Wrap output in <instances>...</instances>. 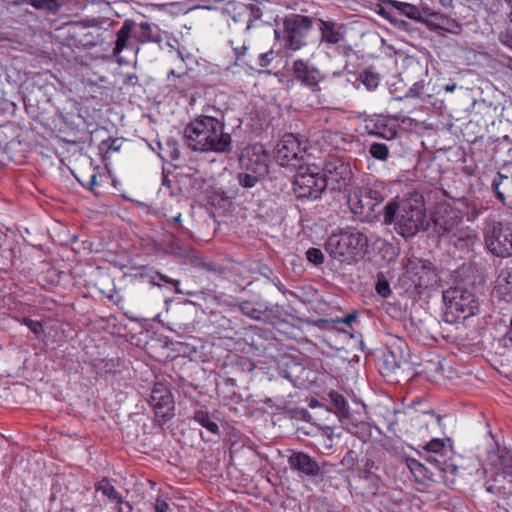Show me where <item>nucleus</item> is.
<instances>
[{"instance_id": "nucleus-53", "label": "nucleus", "mask_w": 512, "mask_h": 512, "mask_svg": "<svg viewBox=\"0 0 512 512\" xmlns=\"http://www.w3.org/2000/svg\"><path fill=\"white\" fill-rule=\"evenodd\" d=\"M506 1L512 4V0H506Z\"/></svg>"}, {"instance_id": "nucleus-1", "label": "nucleus", "mask_w": 512, "mask_h": 512, "mask_svg": "<svg viewBox=\"0 0 512 512\" xmlns=\"http://www.w3.org/2000/svg\"><path fill=\"white\" fill-rule=\"evenodd\" d=\"M383 216L384 222L394 224L396 232L404 238H412L430 226L424 199L418 194L410 195L401 202L390 201L384 207Z\"/></svg>"}, {"instance_id": "nucleus-38", "label": "nucleus", "mask_w": 512, "mask_h": 512, "mask_svg": "<svg viewBox=\"0 0 512 512\" xmlns=\"http://www.w3.org/2000/svg\"><path fill=\"white\" fill-rule=\"evenodd\" d=\"M424 92V83L422 81L414 83L406 92V98H419Z\"/></svg>"}, {"instance_id": "nucleus-49", "label": "nucleus", "mask_w": 512, "mask_h": 512, "mask_svg": "<svg viewBox=\"0 0 512 512\" xmlns=\"http://www.w3.org/2000/svg\"><path fill=\"white\" fill-rule=\"evenodd\" d=\"M160 278H161V280H162V281H164V282H166V283H170V282H171L170 278H169V277H167V276H163V275H161V276H160Z\"/></svg>"}, {"instance_id": "nucleus-22", "label": "nucleus", "mask_w": 512, "mask_h": 512, "mask_svg": "<svg viewBox=\"0 0 512 512\" xmlns=\"http://www.w3.org/2000/svg\"><path fill=\"white\" fill-rule=\"evenodd\" d=\"M451 241L458 249L465 250L474 246L477 241V233L475 230L466 227L455 231L452 235Z\"/></svg>"}, {"instance_id": "nucleus-14", "label": "nucleus", "mask_w": 512, "mask_h": 512, "mask_svg": "<svg viewBox=\"0 0 512 512\" xmlns=\"http://www.w3.org/2000/svg\"><path fill=\"white\" fill-rule=\"evenodd\" d=\"M227 12L235 24L244 25L247 31L250 30L253 23L262 16V11L257 5L243 2L231 3L227 8Z\"/></svg>"}, {"instance_id": "nucleus-46", "label": "nucleus", "mask_w": 512, "mask_h": 512, "mask_svg": "<svg viewBox=\"0 0 512 512\" xmlns=\"http://www.w3.org/2000/svg\"><path fill=\"white\" fill-rule=\"evenodd\" d=\"M354 318H355V317H354L353 315H348V316L345 318L344 322H345L346 324H350V323H351V321H353V320H354Z\"/></svg>"}, {"instance_id": "nucleus-15", "label": "nucleus", "mask_w": 512, "mask_h": 512, "mask_svg": "<svg viewBox=\"0 0 512 512\" xmlns=\"http://www.w3.org/2000/svg\"><path fill=\"white\" fill-rule=\"evenodd\" d=\"M292 69L296 80L305 86L315 87L324 80V74L308 61L295 60Z\"/></svg>"}, {"instance_id": "nucleus-16", "label": "nucleus", "mask_w": 512, "mask_h": 512, "mask_svg": "<svg viewBox=\"0 0 512 512\" xmlns=\"http://www.w3.org/2000/svg\"><path fill=\"white\" fill-rule=\"evenodd\" d=\"M134 21L125 20L121 28L117 32V39L113 52L115 55H119L125 50L133 52L135 55L138 53L139 48L137 42L133 38Z\"/></svg>"}, {"instance_id": "nucleus-51", "label": "nucleus", "mask_w": 512, "mask_h": 512, "mask_svg": "<svg viewBox=\"0 0 512 512\" xmlns=\"http://www.w3.org/2000/svg\"><path fill=\"white\" fill-rule=\"evenodd\" d=\"M174 222L180 223L181 222V214H178L177 216L173 217Z\"/></svg>"}, {"instance_id": "nucleus-18", "label": "nucleus", "mask_w": 512, "mask_h": 512, "mask_svg": "<svg viewBox=\"0 0 512 512\" xmlns=\"http://www.w3.org/2000/svg\"><path fill=\"white\" fill-rule=\"evenodd\" d=\"M493 295L504 302H512V267L500 270L493 289Z\"/></svg>"}, {"instance_id": "nucleus-42", "label": "nucleus", "mask_w": 512, "mask_h": 512, "mask_svg": "<svg viewBox=\"0 0 512 512\" xmlns=\"http://www.w3.org/2000/svg\"><path fill=\"white\" fill-rule=\"evenodd\" d=\"M169 505L163 500H156L155 511L156 512H168Z\"/></svg>"}, {"instance_id": "nucleus-39", "label": "nucleus", "mask_w": 512, "mask_h": 512, "mask_svg": "<svg viewBox=\"0 0 512 512\" xmlns=\"http://www.w3.org/2000/svg\"><path fill=\"white\" fill-rule=\"evenodd\" d=\"M103 178H107V175L93 173L90 176L89 190L93 192L95 195H98L97 187L101 185V181Z\"/></svg>"}, {"instance_id": "nucleus-44", "label": "nucleus", "mask_w": 512, "mask_h": 512, "mask_svg": "<svg viewBox=\"0 0 512 512\" xmlns=\"http://www.w3.org/2000/svg\"><path fill=\"white\" fill-rule=\"evenodd\" d=\"M507 340L512 344V319L510 321V327L509 330L506 333Z\"/></svg>"}, {"instance_id": "nucleus-19", "label": "nucleus", "mask_w": 512, "mask_h": 512, "mask_svg": "<svg viewBox=\"0 0 512 512\" xmlns=\"http://www.w3.org/2000/svg\"><path fill=\"white\" fill-rule=\"evenodd\" d=\"M292 469L306 476H316L319 473V465L308 454L295 452L289 458Z\"/></svg>"}, {"instance_id": "nucleus-31", "label": "nucleus", "mask_w": 512, "mask_h": 512, "mask_svg": "<svg viewBox=\"0 0 512 512\" xmlns=\"http://www.w3.org/2000/svg\"><path fill=\"white\" fill-rule=\"evenodd\" d=\"M424 450L435 455L442 454L445 450V442L440 438L430 440L424 447Z\"/></svg>"}, {"instance_id": "nucleus-41", "label": "nucleus", "mask_w": 512, "mask_h": 512, "mask_svg": "<svg viewBox=\"0 0 512 512\" xmlns=\"http://www.w3.org/2000/svg\"><path fill=\"white\" fill-rule=\"evenodd\" d=\"M241 309L244 314H246L247 316H249L252 319H260V317H261V311L251 309L249 303H244L242 305Z\"/></svg>"}, {"instance_id": "nucleus-11", "label": "nucleus", "mask_w": 512, "mask_h": 512, "mask_svg": "<svg viewBox=\"0 0 512 512\" xmlns=\"http://www.w3.org/2000/svg\"><path fill=\"white\" fill-rule=\"evenodd\" d=\"M150 406L156 418L161 422L168 421L174 412V398L170 389L163 383H156L152 389Z\"/></svg>"}, {"instance_id": "nucleus-36", "label": "nucleus", "mask_w": 512, "mask_h": 512, "mask_svg": "<svg viewBox=\"0 0 512 512\" xmlns=\"http://www.w3.org/2000/svg\"><path fill=\"white\" fill-rule=\"evenodd\" d=\"M501 42L512 49V12L509 14V24L500 35Z\"/></svg>"}, {"instance_id": "nucleus-45", "label": "nucleus", "mask_w": 512, "mask_h": 512, "mask_svg": "<svg viewBox=\"0 0 512 512\" xmlns=\"http://www.w3.org/2000/svg\"><path fill=\"white\" fill-rule=\"evenodd\" d=\"M455 89H456V84H455V83H453V84H448V85H446V86L444 87V90H445L446 92H450V93H451V92H454V91H455Z\"/></svg>"}, {"instance_id": "nucleus-54", "label": "nucleus", "mask_w": 512, "mask_h": 512, "mask_svg": "<svg viewBox=\"0 0 512 512\" xmlns=\"http://www.w3.org/2000/svg\"><path fill=\"white\" fill-rule=\"evenodd\" d=\"M510 63H511V66H512V59H511Z\"/></svg>"}, {"instance_id": "nucleus-48", "label": "nucleus", "mask_w": 512, "mask_h": 512, "mask_svg": "<svg viewBox=\"0 0 512 512\" xmlns=\"http://www.w3.org/2000/svg\"><path fill=\"white\" fill-rule=\"evenodd\" d=\"M171 76H177V77H179L180 75H179V74H176L175 70H173V69H172V70H170V71L168 72V78H170Z\"/></svg>"}, {"instance_id": "nucleus-20", "label": "nucleus", "mask_w": 512, "mask_h": 512, "mask_svg": "<svg viewBox=\"0 0 512 512\" xmlns=\"http://www.w3.org/2000/svg\"><path fill=\"white\" fill-rule=\"evenodd\" d=\"M321 40L329 45L340 46L345 41V31L342 26L330 21H322L320 26Z\"/></svg>"}, {"instance_id": "nucleus-7", "label": "nucleus", "mask_w": 512, "mask_h": 512, "mask_svg": "<svg viewBox=\"0 0 512 512\" xmlns=\"http://www.w3.org/2000/svg\"><path fill=\"white\" fill-rule=\"evenodd\" d=\"M488 251L497 257L512 256V220L493 221L484 230Z\"/></svg>"}, {"instance_id": "nucleus-10", "label": "nucleus", "mask_w": 512, "mask_h": 512, "mask_svg": "<svg viewBox=\"0 0 512 512\" xmlns=\"http://www.w3.org/2000/svg\"><path fill=\"white\" fill-rule=\"evenodd\" d=\"M305 153V143L292 133L285 134L274 149V157L283 167L296 166Z\"/></svg>"}, {"instance_id": "nucleus-12", "label": "nucleus", "mask_w": 512, "mask_h": 512, "mask_svg": "<svg viewBox=\"0 0 512 512\" xmlns=\"http://www.w3.org/2000/svg\"><path fill=\"white\" fill-rule=\"evenodd\" d=\"M322 177L327 179V186H330L332 190L341 191L349 185L352 170L348 163L333 159L326 163Z\"/></svg>"}, {"instance_id": "nucleus-33", "label": "nucleus", "mask_w": 512, "mask_h": 512, "mask_svg": "<svg viewBox=\"0 0 512 512\" xmlns=\"http://www.w3.org/2000/svg\"><path fill=\"white\" fill-rule=\"evenodd\" d=\"M307 260L314 265H321L324 262V254L319 248H309L306 251Z\"/></svg>"}, {"instance_id": "nucleus-23", "label": "nucleus", "mask_w": 512, "mask_h": 512, "mask_svg": "<svg viewBox=\"0 0 512 512\" xmlns=\"http://www.w3.org/2000/svg\"><path fill=\"white\" fill-rule=\"evenodd\" d=\"M95 489L97 492H101L111 503L123 504L122 495L112 485L110 480H108L106 478L100 480L96 484Z\"/></svg>"}, {"instance_id": "nucleus-4", "label": "nucleus", "mask_w": 512, "mask_h": 512, "mask_svg": "<svg viewBox=\"0 0 512 512\" xmlns=\"http://www.w3.org/2000/svg\"><path fill=\"white\" fill-rule=\"evenodd\" d=\"M386 184L376 182L371 187H356L348 196L351 212L362 220L370 221L376 216L375 208L386 198Z\"/></svg>"}, {"instance_id": "nucleus-32", "label": "nucleus", "mask_w": 512, "mask_h": 512, "mask_svg": "<svg viewBox=\"0 0 512 512\" xmlns=\"http://www.w3.org/2000/svg\"><path fill=\"white\" fill-rule=\"evenodd\" d=\"M504 179H507V176L498 172L497 176L492 181V189H493L494 193L496 194L497 199L502 204H505V199H506L504 193L500 190V185L502 184Z\"/></svg>"}, {"instance_id": "nucleus-24", "label": "nucleus", "mask_w": 512, "mask_h": 512, "mask_svg": "<svg viewBox=\"0 0 512 512\" xmlns=\"http://www.w3.org/2000/svg\"><path fill=\"white\" fill-rule=\"evenodd\" d=\"M194 420L199 425L207 429L209 432L213 434H219V427L217 423L211 419L210 414L207 410H196L194 413Z\"/></svg>"}, {"instance_id": "nucleus-25", "label": "nucleus", "mask_w": 512, "mask_h": 512, "mask_svg": "<svg viewBox=\"0 0 512 512\" xmlns=\"http://www.w3.org/2000/svg\"><path fill=\"white\" fill-rule=\"evenodd\" d=\"M357 80L362 83L367 90L374 91L380 84V75L372 69L363 70Z\"/></svg>"}, {"instance_id": "nucleus-28", "label": "nucleus", "mask_w": 512, "mask_h": 512, "mask_svg": "<svg viewBox=\"0 0 512 512\" xmlns=\"http://www.w3.org/2000/svg\"><path fill=\"white\" fill-rule=\"evenodd\" d=\"M25 2L35 9L46 10L49 12H57L60 4L57 0H25Z\"/></svg>"}, {"instance_id": "nucleus-35", "label": "nucleus", "mask_w": 512, "mask_h": 512, "mask_svg": "<svg viewBox=\"0 0 512 512\" xmlns=\"http://www.w3.org/2000/svg\"><path fill=\"white\" fill-rule=\"evenodd\" d=\"M238 182L244 188H252L258 183V178L253 174L242 173L238 176Z\"/></svg>"}, {"instance_id": "nucleus-2", "label": "nucleus", "mask_w": 512, "mask_h": 512, "mask_svg": "<svg viewBox=\"0 0 512 512\" xmlns=\"http://www.w3.org/2000/svg\"><path fill=\"white\" fill-rule=\"evenodd\" d=\"M224 127V122L216 117H196L184 130L187 146L199 152H229L231 136L224 132Z\"/></svg>"}, {"instance_id": "nucleus-47", "label": "nucleus", "mask_w": 512, "mask_h": 512, "mask_svg": "<svg viewBox=\"0 0 512 512\" xmlns=\"http://www.w3.org/2000/svg\"><path fill=\"white\" fill-rule=\"evenodd\" d=\"M242 51L240 52L239 49H235V52H236V55H237V58H239L240 55H243L244 54V51L246 50V47L243 46L242 48Z\"/></svg>"}, {"instance_id": "nucleus-17", "label": "nucleus", "mask_w": 512, "mask_h": 512, "mask_svg": "<svg viewBox=\"0 0 512 512\" xmlns=\"http://www.w3.org/2000/svg\"><path fill=\"white\" fill-rule=\"evenodd\" d=\"M133 38L140 44L149 42L160 43L163 40L162 31L159 26L148 22H141L139 24L134 22Z\"/></svg>"}, {"instance_id": "nucleus-30", "label": "nucleus", "mask_w": 512, "mask_h": 512, "mask_svg": "<svg viewBox=\"0 0 512 512\" xmlns=\"http://www.w3.org/2000/svg\"><path fill=\"white\" fill-rule=\"evenodd\" d=\"M369 154L377 160L385 161L389 156V149L384 143H372L369 147Z\"/></svg>"}, {"instance_id": "nucleus-37", "label": "nucleus", "mask_w": 512, "mask_h": 512, "mask_svg": "<svg viewBox=\"0 0 512 512\" xmlns=\"http://www.w3.org/2000/svg\"><path fill=\"white\" fill-rule=\"evenodd\" d=\"M24 324L36 335L37 338H40L44 334L43 325L40 321L24 319Z\"/></svg>"}, {"instance_id": "nucleus-40", "label": "nucleus", "mask_w": 512, "mask_h": 512, "mask_svg": "<svg viewBox=\"0 0 512 512\" xmlns=\"http://www.w3.org/2000/svg\"><path fill=\"white\" fill-rule=\"evenodd\" d=\"M274 59V52L270 50L268 52L262 53L258 56V65L260 67H267Z\"/></svg>"}, {"instance_id": "nucleus-34", "label": "nucleus", "mask_w": 512, "mask_h": 512, "mask_svg": "<svg viewBox=\"0 0 512 512\" xmlns=\"http://www.w3.org/2000/svg\"><path fill=\"white\" fill-rule=\"evenodd\" d=\"M330 398L335 408L339 410V412L342 414L348 413V404L342 395L338 394L337 392H331Z\"/></svg>"}, {"instance_id": "nucleus-29", "label": "nucleus", "mask_w": 512, "mask_h": 512, "mask_svg": "<svg viewBox=\"0 0 512 512\" xmlns=\"http://www.w3.org/2000/svg\"><path fill=\"white\" fill-rule=\"evenodd\" d=\"M375 290L382 298H388L392 293L390 283L383 273L377 274Z\"/></svg>"}, {"instance_id": "nucleus-26", "label": "nucleus", "mask_w": 512, "mask_h": 512, "mask_svg": "<svg viewBox=\"0 0 512 512\" xmlns=\"http://www.w3.org/2000/svg\"><path fill=\"white\" fill-rule=\"evenodd\" d=\"M390 3L394 8L411 19H417L420 15L418 8L412 4L396 0H391Z\"/></svg>"}, {"instance_id": "nucleus-5", "label": "nucleus", "mask_w": 512, "mask_h": 512, "mask_svg": "<svg viewBox=\"0 0 512 512\" xmlns=\"http://www.w3.org/2000/svg\"><path fill=\"white\" fill-rule=\"evenodd\" d=\"M368 245L367 237L357 230L334 233L326 241L325 250L340 261L354 260L362 255Z\"/></svg>"}, {"instance_id": "nucleus-8", "label": "nucleus", "mask_w": 512, "mask_h": 512, "mask_svg": "<svg viewBox=\"0 0 512 512\" xmlns=\"http://www.w3.org/2000/svg\"><path fill=\"white\" fill-rule=\"evenodd\" d=\"M404 268V279L417 294H422L424 290L433 287L437 283V273L427 260L416 257L407 258Z\"/></svg>"}, {"instance_id": "nucleus-50", "label": "nucleus", "mask_w": 512, "mask_h": 512, "mask_svg": "<svg viewBox=\"0 0 512 512\" xmlns=\"http://www.w3.org/2000/svg\"><path fill=\"white\" fill-rule=\"evenodd\" d=\"M176 55H177V57L179 58V60H180L181 62H184L183 55H182V53H181L180 51H176Z\"/></svg>"}, {"instance_id": "nucleus-9", "label": "nucleus", "mask_w": 512, "mask_h": 512, "mask_svg": "<svg viewBox=\"0 0 512 512\" xmlns=\"http://www.w3.org/2000/svg\"><path fill=\"white\" fill-rule=\"evenodd\" d=\"M311 28L312 21L309 17L293 14L284 19L282 34L275 30V35L283 40L287 49L297 51L306 45Z\"/></svg>"}, {"instance_id": "nucleus-21", "label": "nucleus", "mask_w": 512, "mask_h": 512, "mask_svg": "<svg viewBox=\"0 0 512 512\" xmlns=\"http://www.w3.org/2000/svg\"><path fill=\"white\" fill-rule=\"evenodd\" d=\"M460 219L453 210L443 209L442 213L437 212L433 222L442 233H450L457 226Z\"/></svg>"}, {"instance_id": "nucleus-55", "label": "nucleus", "mask_w": 512, "mask_h": 512, "mask_svg": "<svg viewBox=\"0 0 512 512\" xmlns=\"http://www.w3.org/2000/svg\"><path fill=\"white\" fill-rule=\"evenodd\" d=\"M510 63H511V66H512V59H511Z\"/></svg>"}, {"instance_id": "nucleus-3", "label": "nucleus", "mask_w": 512, "mask_h": 512, "mask_svg": "<svg viewBox=\"0 0 512 512\" xmlns=\"http://www.w3.org/2000/svg\"><path fill=\"white\" fill-rule=\"evenodd\" d=\"M444 317L447 323L464 321L480 311L479 301L470 290L451 287L443 292Z\"/></svg>"}, {"instance_id": "nucleus-43", "label": "nucleus", "mask_w": 512, "mask_h": 512, "mask_svg": "<svg viewBox=\"0 0 512 512\" xmlns=\"http://www.w3.org/2000/svg\"><path fill=\"white\" fill-rule=\"evenodd\" d=\"M117 505V511L118 512H132L133 510V507L132 505L127 502V501H124L123 500V504H116Z\"/></svg>"}, {"instance_id": "nucleus-6", "label": "nucleus", "mask_w": 512, "mask_h": 512, "mask_svg": "<svg viewBox=\"0 0 512 512\" xmlns=\"http://www.w3.org/2000/svg\"><path fill=\"white\" fill-rule=\"evenodd\" d=\"M327 187V179L315 164L301 165L294 176L293 191L299 199H317Z\"/></svg>"}, {"instance_id": "nucleus-52", "label": "nucleus", "mask_w": 512, "mask_h": 512, "mask_svg": "<svg viewBox=\"0 0 512 512\" xmlns=\"http://www.w3.org/2000/svg\"><path fill=\"white\" fill-rule=\"evenodd\" d=\"M455 27H456V30H449V31L452 33H458L460 30V27H459V25H456Z\"/></svg>"}, {"instance_id": "nucleus-13", "label": "nucleus", "mask_w": 512, "mask_h": 512, "mask_svg": "<svg viewBox=\"0 0 512 512\" xmlns=\"http://www.w3.org/2000/svg\"><path fill=\"white\" fill-rule=\"evenodd\" d=\"M398 120L396 117L373 115L364 119V130L386 140L394 139L397 134Z\"/></svg>"}, {"instance_id": "nucleus-27", "label": "nucleus", "mask_w": 512, "mask_h": 512, "mask_svg": "<svg viewBox=\"0 0 512 512\" xmlns=\"http://www.w3.org/2000/svg\"><path fill=\"white\" fill-rule=\"evenodd\" d=\"M406 466L414 476L416 481H421L426 477V468L418 460L413 458L406 459Z\"/></svg>"}]
</instances>
